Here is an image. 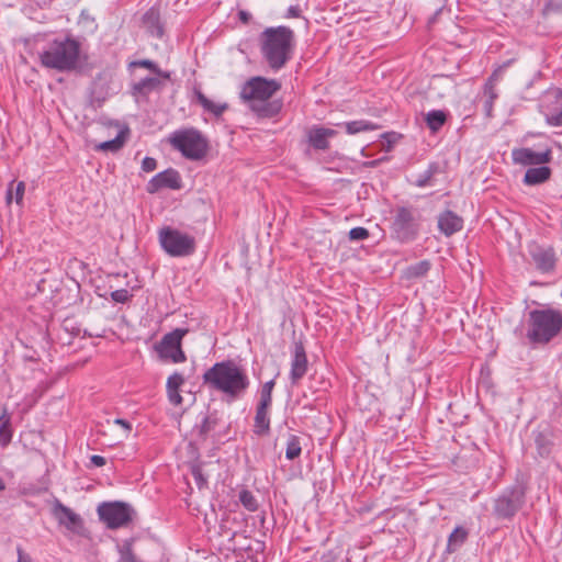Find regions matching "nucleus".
Instances as JSON below:
<instances>
[{"instance_id": "f03ea898", "label": "nucleus", "mask_w": 562, "mask_h": 562, "mask_svg": "<svg viewBox=\"0 0 562 562\" xmlns=\"http://www.w3.org/2000/svg\"><path fill=\"white\" fill-rule=\"evenodd\" d=\"M38 57L43 67L61 72L77 70L87 60L81 43L71 36L53 40L40 52Z\"/></svg>"}, {"instance_id": "a878e982", "label": "nucleus", "mask_w": 562, "mask_h": 562, "mask_svg": "<svg viewBox=\"0 0 562 562\" xmlns=\"http://www.w3.org/2000/svg\"><path fill=\"white\" fill-rule=\"evenodd\" d=\"M469 532L465 528L458 526L448 537L446 553L451 554L458 551L467 541Z\"/></svg>"}, {"instance_id": "f3484780", "label": "nucleus", "mask_w": 562, "mask_h": 562, "mask_svg": "<svg viewBox=\"0 0 562 562\" xmlns=\"http://www.w3.org/2000/svg\"><path fill=\"white\" fill-rule=\"evenodd\" d=\"M164 79L160 77H146L132 85V95L136 99H147L154 91H160Z\"/></svg>"}, {"instance_id": "a211bd4d", "label": "nucleus", "mask_w": 562, "mask_h": 562, "mask_svg": "<svg viewBox=\"0 0 562 562\" xmlns=\"http://www.w3.org/2000/svg\"><path fill=\"white\" fill-rule=\"evenodd\" d=\"M336 135L337 131L317 125L307 131L308 143L317 150H327L329 148V138L335 137Z\"/></svg>"}, {"instance_id": "e433bc0d", "label": "nucleus", "mask_w": 562, "mask_h": 562, "mask_svg": "<svg viewBox=\"0 0 562 562\" xmlns=\"http://www.w3.org/2000/svg\"><path fill=\"white\" fill-rule=\"evenodd\" d=\"M274 380L267 381L260 392V400L258 405L270 407L272 404V391L274 387Z\"/></svg>"}, {"instance_id": "8fccbe9b", "label": "nucleus", "mask_w": 562, "mask_h": 562, "mask_svg": "<svg viewBox=\"0 0 562 562\" xmlns=\"http://www.w3.org/2000/svg\"><path fill=\"white\" fill-rule=\"evenodd\" d=\"M13 186H14V181H12L8 189H7V192H5V202L8 204L12 203V201L14 200V190H13Z\"/></svg>"}, {"instance_id": "6ab92c4d", "label": "nucleus", "mask_w": 562, "mask_h": 562, "mask_svg": "<svg viewBox=\"0 0 562 562\" xmlns=\"http://www.w3.org/2000/svg\"><path fill=\"white\" fill-rule=\"evenodd\" d=\"M438 228L447 237L463 228V220L457 213L447 210L438 216Z\"/></svg>"}, {"instance_id": "4468645a", "label": "nucleus", "mask_w": 562, "mask_h": 562, "mask_svg": "<svg viewBox=\"0 0 562 562\" xmlns=\"http://www.w3.org/2000/svg\"><path fill=\"white\" fill-rule=\"evenodd\" d=\"M164 188L171 190H180L182 188L180 173L176 169L169 168L155 175L148 181L146 190L148 193L153 194Z\"/></svg>"}, {"instance_id": "6e6552de", "label": "nucleus", "mask_w": 562, "mask_h": 562, "mask_svg": "<svg viewBox=\"0 0 562 562\" xmlns=\"http://www.w3.org/2000/svg\"><path fill=\"white\" fill-rule=\"evenodd\" d=\"M97 513L100 521L112 530L127 526L135 514L130 504L119 501L99 504Z\"/></svg>"}, {"instance_id": "603ef678", "label": "nucleus", "mask_w": 562, "mask_h": 562, "mask_svg": "<svg viewBox=\"0 0 562 562\" xmlns=\"http://www.w3.org/2000/svg\"><path fill=\"white\" fill-rule=\"evenodd\" d=\"M114 423L120 425V426H122L127 431H130L132 429L131 424L127 420H125V419L117 418V419L114 420Z\"/></svg>"}, {"instance_id": "cd10ccee", "label": "nucleus", "mask_w": 562, "mask_h": 562, "mask_svg": "<svg viewBox=\"0 0 562 562\" xmlns=\"http://www.w3.org/2000/svg\"><path fill=\"white\" fill-rule=\"evenodd\" d=\"M428 128L436 133L438 132L447 121V114L441 110H431L425 116Z\"/></svg>"}, {"instance_id": "39448f33", "label": "nucleus", "mask_w": 562, "mask_h": 562, "mask_svg": "<svg viewBox=\"0 0 562 562\" xmlns=\"http://www.w3.org/2000/svg\"><path fill=\"white\" fill-rule=\"evenodd\" d=\"M562 330V313L555 308L528 313L526 338L532 345H547Z\"/></svg>"}, {"instance_id": "f704fd0d", "label": "nucleus", "mask_w": 562, "mask_h": 562, "mask_svg": "<svg viewBox=\"0 0 562 562\" xmlns=\"http://www.w3.org/2000/svg\"><path fill=\"white\" fill-rule=\"evenodd\" d=\"M238 498H239V502L241 503V505L247 510L256 512L258 509V502H257L255 495L250 491L243 488L239 492Z\"/></svg>"}, {"instance_id": "37998d69", "label": "nucleus", "mask_w": 562, "mask_h": 562, "mask_svg": "<svg viewBox=\"0 0 562 562\" xmlns=\"http://www.w3.org/2000/svg\"><path fill=\"white\" fill-rule=\"evenodd\" d=\"M13 190H14V201L16 202V204H21V202L23 200L24 191H25V183L23 181H20L16 184L14 183Z\"/></svg>"}, {"instance_id": "c85d7f7f", "label": "nucleus", "mask_w": 562, "mask_h": 562, "mask_svg": "<svg viewBox=\"0 0 562 562\" xmlns=\"http://www.w3.org/2000/svg\"><path fill=\"white\" fill-rule=\"evenodd\" d=\"M346 132L350 135H355L361 132L374 131L378 128V125L372 122L366 120H357L344 123Z\"/></svg>"}, {"instance_id": "423d86ee", "label": "nucleus", "mask_w": 562, "mask_h": 562, "mask_svg": "<svg viewBox=\"0 0 562 562\" xmlns=\"http://www.w3.org/2000/svg\"><path fill=\"white\" fill-rule=\"evenodd\" d=\"M170 144L186 158L191 160L203 158L207 151V140L194 128L175 132L170 137Z\"/></svg>"}, {"instance_id": "72a5a7b5", "label": "nucleus", "mask_w": 562, "mask_h": 562, "mask_svg": "<svg viewBox=\"0 0 562 562\" xmlns=\"http://www.w3.org/2000/svg\"><path fill=\"white\" fill-rule=\"evenodd\" d=\"M120 562H143L133 551L132 541H125L119 547Z\"/></svg>"}, {"instance_id": "5701e85b", "label": "nucleus", "mask_w": 562, "mask_h": 562, "mask_svg": "<svg viewBox=\"0 0 562 562\" xmlns=\"http://www.w3.org/2000/svg\"><path fill=\"white\" fill-rule=\"evenodd\" d=\"M546 121L551 126H562V91L559 90L546 112Z\"/></svg>"}, {"instance_id": "bb28decb", "label": "nucleus", "mask_w": 562, "mask_h": 562, "mask_svg": "<svg viewBox=\"0 0 562 562\" xmlns=\"http://www.w3.org/2000/svg\"><path fill=\"white\" fill-rule=\"evenodd\" d=\"M194 93L199 104L204 109V111L210 112L217 117L221 116L228 108L227 103L213 102L200 90H196Z\"/></svg>"}, {"instance_id": "412c9836", "label": "nucleus", "mask_w": 562, "mask_h": 562, "mask_svg": "<svg viewBox=\"0 0 562 562\" xmlns=\"http://www.w3.org/2000/svg\"><path fill=\"white\" fill-rule=\"evenodd\" d=\"M535 446L541 458H547L552 451L553 434L549 427L537 429L532 432Z\"/></svg>"}, {"instance_id": "2eb2a0df", "label": "nucleus", "mask_w": 562, "mask_h": 562, "mask_svg": "<svg viewBox=\"0 0 562 562\" xmlns=\"http://www.w3.org/2000/svg\"><path fill=\"white\" fill-rule=\"evenodd\" d=\"M308 369V360L305 351V347L302 341H295L290 369V381L292 385H297L299 382L306 374Z\"/></svg>"}, {"instance_id": "473e14b6", "label": "nucleus", "mask_w": 562, "mask_h": 562, "mask_svg": "<svg viewBox=\"0 0 562 562\" xmlns=\"http://www.w3.org/2000/svg\"><path fill=\"white\" fill-rule=\"evenodd\" d=\"M302 447L300 438L295 435H290L286 441L285 458L288 460H294L300 457Z\"/></svg>"}, {"instance_id": "393cba45", "label": "nucleus", "mask_w": 562, "mask_h": 562, "mask_svg": "<svg viewBox=\"0 0 562 562\" xmlns=\"http://www.w3.org/2000/svg\"><path fill=\"white\" fill-rule=\"evenodd\" d=\"M269 408L270 407L257 405L254 431L259 436L268 435L270 431Z\"/></svg>"}, {"instance_id": "aec40b11", "label": "nucleus", "mask_w": 562, "mask_h": 562, "mask_svg": "<svg viewBox=\"0 0 562 562\" xmlns=\"http://www.w3.org/2000/svg\"><path fill=\"white\" fill-rule=\"evenodd\" d=\"M184 382V376L177 371L169 375L167 379L166 391L168 401L175 406H180L183 403V398L180 394V391Z\"/></svg>"}, {"instance_id": "7ed1b4c3", "label": "nucleus", "mask_w": 562, "mask_h": 562, "mask_svg": "<svg viewBox=\"0 0 562 562\" xmlns=\"http://www.w3.org/2000/svg\"><path fill=\"white\" fill-rule=\"evenodd\" d=\"M280 89L274 79L254 77L246 81L240 90L241 100L260 117H273L281 110L279 101H270Z\"/></svg>"}, {"instance_id": "864d4df0", "label": "nucleus", "mask_w": 562, "mask_h": 562, "mask_svg": "<svg viewBox=\"0 0 562 562\" xmlns=\"http://www.w3.org/2000/svg\"><path fill=\"white\" fill-rule=\"evenodd\" d=\"M289 15L294 16V18L299 16V9L296 7H290Z\"/></svg>"}, {"instance_id": "f8f14e48", "label": "nucleus", "mask_w": 562, "mask_h": 562, "mask_svg": "<svg viewBox=\"0 0 562 562\" xmlns=\"http://www.w3.org/2000/svg\"><path fill=\"white\" fill-rule=\"evenodd\" d=\"M52 513L58 524L69 531L80 535L83 530V519L81 516L58 499L55 501Z\"/></svg>"}, {"instance_id": "c03bdc74", "label": "nucleus", "mask_w": 562, "mask_h": 562, "mask_svg": "<svg viewBox=\"0 0 562 562\" xmlns=\"http://www.w3.org/2000/svg\"><path fill=\"white\" fill-rule=\"evenodd\" d=\"M157 168V161L155 158L145 157L142 161V169L145 172H151Z\"/></svg>"}, {"instance_id": "ea45409f", "label": "nucleus", "mask_w": 562, "mask_h": 562, "mask_svg": "<svg viewBox=\"0 0 562 562\" xmlns=\"http://www.w3.org/2000/svg\"><path fill=\"white\" fill-rule=\"evenodd\" d=\"M369 231L364 227H353L349 231L350 240H364L369 237Z\"/></svg>"}, {"instance_id": "a18cd8bd", "label": "nucleus", "mask_w": 562, "mask_h": 562, "mask_svg": "<svg viewBox=\"0 0 562 562\" xmlns=\"http://www.w3.org/2000/svg\"><path fill=\"white\" fill-rule=\"evenodd\" d=\"M215 427V420H212L209 416H205L202 420L200 432L206 435Z\"/></svg>"}, {"instance_id": "9d476101", "label": "nucleus", "mask_w": 562, "mask_h": 562, "mask_svg": "<svg viewBox=\"0 0 562 562\" xmlns=\"http://www.w3.org/2000/svg\"><path fill=\"white\" fill-rule=\"evenodd\" d=\"M187 328H176L166 334L155 346L159 357L172 363L184 362L187 357L182 350V339L188 334Z\"/></svg>"}, {"instance_id": "4c0bfd02", "label": "nucleus", "mask_w": 562, "mask_h": 562, "mask_svg": "<svg viewBox=\"0 0 562 562\" xmlns=\"http://www.w3.org/2000/svg\"><path fill=\"white\" fill-rule=\"evenodd\" d=\"M123 134L120 133L115 138L101 143L98 148L103 151H117L124 145Z\"/></svg>"}, {"instance_id": "f257e3e1", "label": "nucleus", "mask_w": 562, "mask_h": 562, "mask_svg": "<svg viewBox=\"0 0 562 562\" xmlns=\"http://www.w3.org/2000/svg\"><path fill=\"white\" fill-rule=\"evenodd\" d=\"M203 382L210 389L222 392L231 400L243 397L250 385L245 369L233 360L214 363L204 372Z\"/></svg>"}, {"instance_id": "58836bf2", "label": "nucleus", "mask_w": 562, "mask_h": 562, "mask_svg": "<svg viewBox=\"0 0 562 562\" xmlns=\"http://www.w3.org/2000/svg\"><path fill=\"white\" fill-rule=\"evenodd\" d=\"M133 295L126 289H119L111 293V299L116 303H127Z\"/></svg>"}, {"instance_id": "dca6fc26", "label": "nucleus", "mask_w": 562, "mask_h": 562, "mask_svg": "<svg viewBox=\"0 0 562 562\" xmlns=\"http://www.w3.org/2000/svg\"><path fill=\"white\" fill-rule=\"evenodd\" d=\"M536 268L542 273H550L557 265V255L551 246L535 245L529 250Z\"/></svg>"}, {"instance_id": "49530a36", "label": "nucleus", "mask_w": 562, "mask_h": 562, "mask_svg": "<svg viewBox=\"0 0 562 562\" xmlns=\"http://www.w3.org/2000/svg\"><path fill=\"white\" fill-rule=\"evenodd\" d=\"M512 60L506 61L504 65L499 66L497 69L494 70L492 76L488 78V80H492V83L495 85V81H497L502 76L505 69L510 65Z\"/></svg>"}, {"instance_id": "20e7f679", "label": "nucleus", "mask_w": 562, "mask_h": 562, "mask_svg": "<svg viewBox=\"0 0 562 562\" xmlns=\"http://www.w3.org/2000/svg\"><path fill=\"white\" fill-rule=\"evenodd\" d=\"M294 32L288 26L267 27L260 35V52L269 67L278 71L291 58Z\"/></svg>"}, {"instance_id": "7c9ffc66", "label": "nucleus", "mask_w": 562, "mask_h": 562, "mask_svg": "<svg viewBox=\"0 0 562 562\" xmlns=\"http://www.w3.org/2000/svg\"><path fill=\"white\" fill-rule=\"evenodd\" d=\"M484 95H485L484 111H485L486 115H491L494 102L498 97L496 89H495V85L492 83V80H487V82L485 83Z\"/></svg>"}, {"instance_id": "79ce46f5", "label": "nucleus", "mask_w": 562, "mask_h": 562, "mask_svg": "<svg viewBox=\"0 0 562 562\" xmlns=\"http://www.w3.org/2000/svg\"><path fill=\"white\" fill-rule=\"evenodd\" d=\"M9 422V417H7L4 413H2V446L7 445L11 440Z\"/></svg>"}, {"instance_id": "c756f323", "label": "nucleus", "mask_w": 562, "mask_h": 562, "mask_svg": "<svg viewBox=\"0 0 562 562\" xmlns=\"http://www.w3.org/2000/svg\"><path fill=\"white\" fill-rule=\"evenodd\" d=\"M130 66L131 67L146 68V69L150 70L151 72H154L156 76L162 78L164 80H169L170 79V72L160 69L158 67V65L155 61L150 60V59L135 60V61H132L130 64Z\"/></svg>"}, {"instance_id": "1a4fd4ad", "label": "nucleus", "mask_w": 562, "mask_h": 562, "mask_svg": "<svg viewBox=\"0 0 562 562\" xmlns=\"http://www.w3.org/2000/svg\"><path fill=\"white\" fill-rule=\"evenodd\" d=\"M525 495V487L520 484L505 490L494 502V515L502 519L514 517L524 505Z\"/></svg>"}, {"instance_id": "0eeeda50", "label": "nucleus", "mask_w": 562, "mask_h": 562, "mask_svg": "<svg viewBox=\"0 0 562 562\" xmlns=\"http://www.w3.org/2000/svg\"><path fill=\"white\" fill-rule=\"evenodd\" d=\"M161 248L171 257H188L195 251L193 236L172 227H164L158 233Z\"/></svg>"}, {"instance_id": "9b49d317", "label": "nucleus", "mask_w": 562, "mask_h": 562, "mask_svg": "<svg viewBox=\"0 0 562 562\" xmlns=\"http://www.w3.org/2000/svg\"><path fill=\"white\" fill-rule=\"evenodd\" d=\"M393 229L402 241L413 240L416 237L417 226L411 209L402 206L396 210Z\"/></svg>"}, {"instance_id": "09e8293b", "label": "nucleus", "mask_w": 562, "mask_h": 562, "mask_svg": "<svg viewBox=\"0 0 562 562\" xmlns=\"http://www.w3.org/2000/svg\"><path fill=\"white\" fill-rule=\"evenodd\" d=\"M90 462L91 464H93L94 467H103L105 463H106V460L104 457L102 456H99V454H93L90 457Z\"/></svg>"}, {"instance_id": "2f4dec72", "label": "nucleus", "mask_w": 562, "mask_h": 562, "mask_svg": "<svg viewBox=\"0 0 562 562\" xmlns=\"http://www.w3.org/2000/svg\"><path fill=\"white\" fill-rule=\"evenodd\" d=\"M438 172V165L432 162L428 168L420 175H418L414 181V186L418 188H425L431 184V179Z\"/></svg>"}, {"instance_id": "c9c22d12", "label": "nucleus", "mask_w": 562, "mask_h": 562, "mask_svg": "<svg viewBox=\"0 0 562 562\" xmlns=\"http://www.w3.org/2000/svg\"><path fill=\"white\" fill-rule=\"evenodd\" d=\"M430 269V262L428 260H422L407 268L406 274L408 278H420L425 276Z\"/></svg>"}, {"instance_id": "ddd939ff", "label": "nucleus", "mask_w": 562, "mask_h": 562, "mask_svg": "<svg viewBox=\"0 0 562 562\" xmlns=\"http://www.w3.org/2000/svg\"><path fill=\"white\" fill-rule=\"evenodd\" d=\"M514 164L521 166H540L552 160V150L547 148L543 151H535L531 148H515L512 151Z\"/></svg>"}, {"instance_id": "a19ab883", "label": "nucleus", "mask_w": 562, "mask_h": 562, "mask_svg": "<svg viewBox=\"0 0 562 562\" xmlns=\"http://www.w3.org/2000/svg\"><path fill=\"white\" fill-rule=\"evenodd\" d=\"M191 473L199 488H202L206 485L207 479L204 476L200 465L192 467Z\"/></svg>"}, {"instance_id": "b1692460", "label": "nucleus", "mask_w": 562, "mask_h": 562, "mask_svg": "<svg viewBox=\"0 0 562 562\" xmlns=\"http://www.w3.org/2000/svg\"><path fill=\"white\" fill-rule=\"evenodd\" d=\"M143 23L151 35L156 37H161L164 35V29L160 24V14L158 9L150 8L144 14Z\"/></svg>"}, {"instance_id": "de8ad7c7", "label": "nucleus", "mask_w": 562, "mask_h": 562, "mask_svg": "<svg viewBox=\"0 0 562 562\" xmlns=\"http://www.w3.org/2000/svg\"><path fill=\"white\" fill-rule=\"evenodd\" d=\"M16 553H18V562H33L31 555L27 554L26 552H24V550L21 547L16 548Z\"/></svg>"}, {"instance_id": "3c124183", "label": "nucleus", "mask_w": 562, "mask_h": 562, "mask_svg": "<svg viewBox=\"0 0 562 562\" xmlns=\"http://www.w3.org/2000/svg\"><path fill=\"white\" fill-rule=\"evenodd\" d=\"M238 18L243 23H248L251 19V14L247 11L240 10L238 12Z\"/></svg>"}, {"instance_id": "4be33fe9", "label": "nucleus", "mask_w": 562, "mask_h": 562, "mask_svg": "<svg viewBox=\"0 0 562 562\" xmlns=\"http://www.w3.org/2000/svg\"><path fill=\"white\" fill-rule=\"evenodd\" d=\"M551 177V169L547 166L540 165L527 169L524 176V183L527 186H538L548 181Z\"/></svg>"}]
</instances>
